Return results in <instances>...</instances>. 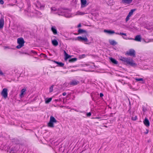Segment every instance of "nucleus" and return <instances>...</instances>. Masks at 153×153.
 <instances>
[{
    "instance_id": "nucleus-28",
    "label": "nucleus",
    "mask_w": 153,
    "mask_h": 153,
    "mask_svg": "<svg viewBox=\"0 0 153 153\" xmlns=\"http://www.w3.org/2000/svg\"><path fill=\"white\" fill-rule=\"evenodd\" d=\"M84 14H85V13H84L78 11L76 13V15H83Z\"/></svg>"
},
{
    "instance_id": "nucleus-27",
    "label": "nucleus",
    "mask_w": 153,
    "mask_h": 153,
    "mask_svg": "<svg viewBox=\"0 0 153 153\" xmlns=\"http://www.w3.org/2000/svg\"><path fill=\"white\" fill-rule=\"evenodd\" d=\"M51 10L52 13H54L56 11H57V9L55 7H51Z\"/></svg>"
},
{
    "instance_id": "nucleus-35",
    "label": "nucleus",
    "mask_w": 153,
    "mask_h": 153,
    "mask_svg": "<svg viewBox=\"0 0 153 153\" xmlns=\"http://www.w3.org/2000/svg\"><path fill=\"white\" fill-rule=\"evenodd\" d=\"M137 119V117L135 116L134 117H132V120H135Z\"/></svg>"
},
{
    "instance_id": "nucleus-32",
    "label": "nucleus",
    "mask_w": 153,
    "mask_h": 153,
    "mask_svg": "<svg viewBox=\"0 0 153 153\" xmlns=\"http://www.w3.org/2000/svg\"><path fill=\"white\" fill-rule=\"evenodd\" d=\"M116 34H118L120 35H124L126 36V33H116Z\"/></svg>"
},
{
    "instance_id": "nucleus-12",
    "label": "nucleus",
    "mask_w": 153,
    "mask_h": 153,
    "mask_svg": "<svg viewBox=\"0 0 153 153\" xmlns=\"http://www.w3.org/2000/svg\"><path fill=\"white\" fill-rule=\"evenodd\" d=\"M51 30L53 32L54 34L56 35L57 34V30L55 26H52L51 28Z\"/></svg>"
},
{
    "instance_id": "nucleus-34",
    "label": "nucleus",
    "mask_w": 153,
    "mask_h": 153,
    "mask_svg": "<svg viewBox=\"0 0 153 153\" xmlns=\"http://www.w3.org/2000/svg\"><path fill=\"white\" fill-rule=\"evenodd\" d=\"M86 56V55H85V54H82V55H80L79 56V57L80 58H82L85 57Z\"/></svg>"
},
{
    "instance_id": "nucleus-11",
    "label": "nucleus",
    "mask_w": 153,
    "mask_h": 153,
    "mask_svg": "<svg viewBox=\"0 0 153 153\" xmlns=\"http://www.w3.org/2000/svg\"><path fill=\"white\" fill-rule=\"evenodd\" d=\"M133 0H122L121 2L124 4H128L131 3Z\"/></svg>"
},
{
    "instance_id": "nucleus-1",
    "label": "nucleus",
    "mask_w": 153,
    "mask_h": 153,
    "mask_svg": "<svg viewBox=\"0 0 153 153\" xmlns=\"http://www.w3.org/2000/svg\"><path fill=\"white\" fill-rule=\"evenodd\" d=\"M56 122L57 120L55 118L52 116H51L49 122L48 123V126L49 127L53 128L54 127V123H56Z\"/></svg>"
},
{
    "instance_id": "nucleus-40",
    "label": "nucleus",
    "mask_w": 153,
    "mask_h": 153,
    "mask_svg": "<svg viewBox=\"0 0 153 153\" xmlns=\"http://www.w3.org/2000/svg\"><path fill=\"white\" fill-rule=\"evenodd\" d=\"M64 86H65V87H67V86H68L69 85V84H68L67 83H65L64 84Z\"/></svg>"
},
{
    "instance_id": "nucleus-29",
    "label": "nucleus",
    "mask_w": 153,
    "mask_h": 153,
    "mask_svg": "<svg viewBox=\"0 0 153 153\" xmlns=\"http://www.w3.org/2000/svg\"><path fill=\"white\" fill-rule=\"evenodd\" d=\"M77 60V59L76 58H73L69 60V62H74L76 61Z\"/></svg>"
},
{
    "instance_id": "nucleus-21",
    "label": "nucleus",
    "mask_w": 153,
    "mask_h": 153,
    "mask_svg": "<svg viewBox=\"0 0 153 153\" xmlns=\"http://www.w3.org/2000/svg\"><path fill=\"white\" fill-rule=\"evenodd\" d=\"M52 42L53 45L55 46H57L58 44L57 41L56 39L52 40Z\"/></svg>"
},
{
    "instance_id": "nucleus-36",
    "label": "nucleus",
    "mask_w": 153,
    "mask_h": 153,
    "mask_svg": "<svg viewBox=\"0 0 153 153\" xmlns=\"http://www.w3.org/2000/svg\"><path fill=\"white\" fill-rule=\"evenodd\" d=\"M91 113L90 112L86 114V116L87 117H90L91 116Z\"/></svg>"
},
{
    "instance_id": "nucleus-4",
    "label": "nucleus",
    "mask_w": 153,
    "mask_h": 153,
    "mask_svg": "<svg viewBox=\"0 0 153 153\" xmlns=\"http://www.w3.org/2000/svg\"><path fill=\"white\" fill-rule=\"evenodd\" d=\"M75 40H78L79 41L84 42H88V41L87 38L86 37L78 36L77 38L74 39Z\"/></svg>"
},
{
    "instance_id": "nucleus-39",
    "label": "nucleus",
    "mask_w": 153,
    "mask_h": 153,
    "mask_svg": "<svg viewBox=\"0 0 153 153\" xmlns=\"http://www.w3.org/2000/svg\"><path fill=\"white\" fill-rule=\"evenodd\" d=\"M4 3V1L2 0H0V4H3Z\"/></svg>"
},
{
    "instance_id": "nucleus-15",
    "label": "nucleus",
    "mask_w": 153,
    "mask_h": 153,
    "mask_svg": "<svg viewBox=\"0 0 153 153\" xmlns=\"http://www.w3.org/2000/svg\"><path fill=\"white\" fill-rule=\"evenodd\" d=\"M79 82L76 80H73L70 82V84L72 85H76L79 83Z\"/></svg>"
},
{
    "instance_id": "nucleus-3",
    "label": "nucleus",
    "mask_w": 153,
    "mask_h": 153,
    "mask_svg": "<svg viewBox=\"0 0 153 153\" xmlns=\"http://www.w3.org/2000/svg\"><path fill=\"white\" fill-rule=\"evenodd\" d=\"M57 13L59 15L64 16L66 17H68L70 16L67 15V13L65 11V10L63 9H59Z\"/></svg>"
},
{
    "instance_id": "nucleus-23",
    "label": "nucleus",
    "mask_w": 153,
    "mask_h": 153,
    "mask_svg": "<svg viewBox=\"0 0 153 153\" xmlns=\"http://www.w3.org/2000/svg\"><path fill=\"white\" fill-rule=\"evenodd\" d=\"M78 32L79 34L82 33H87V32L86 30H84L81 29H79L78 30Z\"/></svg>"
},
{
    "instance_id": "nucleus-31",
    "label": "nucleus",
    "mask_w": 153,
    "mask_h": 153,
    "mask_svg": "<svg viewBox=\"0 0 153 153\" xmlns=\"http://www.w3.org/2000/svg\"><path fill=\"white\" fill-rule=\"evenodd\" d=\"M53 86H54V85H52L50 87V88H49V92H52L53 91Z\"/></svg>"
},
{
    "instance_id": "nucleus-26",
    "label": "nucleus",
    "mask_w": 153,
    "mask_h": 153,
    "mask_svg": "<svg viewBox=\"0 0 153 153\" xmlns=\"http://www.w3.org/2000/svg\"><path fill=\"white\" fill-rule=\"evenodd\" d=\"M55 62L57 64H58L60 67H63L64 65V64L61 62H59L56 61H55Z\"/></svg>"
},
{
    "instance_id": "nucleus-48",
    "label": "nucleus",
    "mask_w": 153,
    "mask_h": 153,
    "mask_svg": "<svg viewBox=\"0 0 153 153\" xmlns=\"http://www.w3.org/2000/svg\"><path fill=\"white\" fill-rule=\"evenodd\" d=\"M63 106H61V107H63Z\"/></svg>"
},
{
    "instance_id": "nucleus-20",
    "label": "nucleus",
    "mask_w": 153,
    "mask_h": 153,
    "mask_svg": "<svg viewBox=\"0 0 153 153\" xmlns=\"http://www.w3.org/2000/svg\"><path fill=\"white\" fill-rule=\"evenodd\" d=\"M109 42L110 44L112 45H116L117 44V42L114 40H109Z\"/></svg>"
},
{
    "instance_id": "nucleus-43",
    "label": "nucleus",
    "mask_w": 153,
    "mask_h": 153,
    "mask_svg": "<svg viewBox=\"0 0 153 153\" xmlns=\"http://www.w3.org/2000/svg\"><path fill=\"white\" fill-rule=\"evenodd\" d=\"M66 94V92H64L62 93V95L64 96H65Z\"/></svg>"
},
{
    "instance_id": "nucleus-47",
    "label": "nucleus",
    "mask_w": 153,
    "mask_h": 153,
    "mask_svg": "<svg viewBox=\"0 0 153 153\" xmlns=\"http://www.w3.org/2000/svg\"><path fill=\"white\" fill-rule=\"evenodd\" d=\"M130 88L131 89H132V87H130Z\"/></svg>"
},
{
    "instance_id": "nucleus-46",
    "label": "nucleus",
    "mask_w": 153,
    "mask_h": 153,
    "mask_svg": "<svg viewBox=\"0 0 153 153\" xmlns=\"http://www.w3.org/2000/svg\"><path fill=\"white\" fill-rule=\"evenodd\" d=\"M123 38L124 39H127L126 38H124L123 37Z\"/></svg>"
},
{
    "instance_id": "nucleus-37",
    "label": "nucleus",
    "mask_w": 153,
    "mask_h": 153,
    "mask_svg": "<svg viewBox=\"0 0 153 153\" xmlns=\"http://www.w3.org/2000/svg\"><path fill=\"white\" fill-rule=\"evenodd\" d=\"M130 17V16H129L128 15L127 16L126 18V22H127V21H128L129 20Z\"/></svg>"
},
{
    "instance_id": "nucleus-24",
    "label": "nucleus",
    "mask_w": 153,
    "mask_h": 153,
    "mask_svg": "<svg viewBox=\"0 0 153 153\" xmlns=\"http://www.w3.org/2000/svg\"><path fill=\"white\" fill-rule=\"evenodd\" d=\"M127 59V58H125V57L121 56L120 57V60H121L123 62H124L126 63V60Z\"/></svg>"
},
{
    "instance_id": "nucleus-13",
    "label": "nucleus",
    "mask_w": 153,
    "mask_h": 153,
    "mask_svg": "<svg viewBox=\"0 0 153 153\" xmlns=\"http://www.w3.org/2000/svg\"><path fill=\"white\" fill-rule=\"evenodd\" d=\"M36 6L38 8H40V9H43L44 7V6L43 5H42L38 1H37Z\"/></svg>"
},
{
    "instance_id": "nucleus-42",
    "label": "nucleus",
    "mask_w": 153,
    "mask_h": 153,
    "mask_svg": "<svg viewBox=\"0 0 153 153\" xmlns=\"http://www.w3.org/2000/svg\"><path fill=\"white\" fill-rule=\"evenodd\" d=\"M7 5L8 6H13L14 4H8Z\"/></svg>"
},
{
    "instance_id": "nucleus-44",
    "label": "nucleus",
    "mask_w": 153,
    "mask_h": 153,
    "mask_svg": "<svg viewBox=\"0 0 153 153\" xmlns=\"http://www.w3.org/2000/svg\"><path fill=\"white\" fill-rule=\"evenodd\" d=\"M77 27H81V24H79L78 25Z\"/></svg>"
},
{
    "instance_id": "nucleus-10",
    "label": "nucleus",
    "mask_w": 153,
    "mask_h": 153,
    "mask_svg": "<svg viewBox=\"0 0 153 153\" xmlns=\"http://www.w3.org/2000/svg\"><path fill=\"white\" fill-rule=\"evenodd\" d=\"M144 125L147 127H149L150 125V123L149 120L147 118H145L143 121Z\"/></svg>"
},
{
    "instance_id": "nucleus-33",
    "label": "nucleus",
    "mask_w": 153,
    "mask_h": 153,
    "mask_svg": "<svg viewBox=\"0 0 153 153\" xmlns=\"http://www.w3.org/2000/svg\"><path fill=\"white\" fill-rule=\"evenodd\" d=\"M36 15L38 17H40L42 14L39 12H37L36 13Z\"/></svg>"
},
{
    "instance_id": "nucleus-6",
    "label": "nucleus",
    "mask_w": 153,
    "mask_h": 153,
    "mask_svg": "<svg viewBox=\"0 0 153 153\" xmlns=\"http://www.w3.org/2000/svg\"><path fill=\"white\" fill-rule=\"evenodd\" d=\"M1 95L3 97L4 99H6L7 97V89L6 88H4L1 93Z\"/></svg>"
},
{
    "instance_id": "nucleus-18",
    "label": "nucleus",
    "mask_w": 153,
    "mask_h": 153,
    "mask_svg": "<svg viewBox=\"0 0 153 153\" xmlns=\"http://www.w3.org/2000/svg\"><path fill=\"white\" fill-rule=\"evenodd\" d=\"M109 59L113 63L117 65L118 64V62L115 60V59L112 58L110 57L109 58Z\"/></svg>"
},
{
    "instance_id": "nucleus-14",
    "label": "nucleus",
    "mask_w": 153,
    "mask_h": 153,
    "mask_svg": "<svg viewBox=\"0 0 153 153\" xmlns=\"http://www.w3.org/2000/svg\"><path fill=\"white\" fill-rule=\"evenodd\" d=\"M104 32L107 33H108L109 34H113L115 33V32L114 30H104Z\"/></svg>"
},
{
    "instance_id": "nucleus-17",
    "label": "nucleus",
    "mask_w": 153,
    "mask_h": 153,
    "mask_svg": "<svg viewBox=\"0 0 153 153\" xmlns=\"http://www.w3.org/2000/svg\"><path fill=\"white\" fill-rule=\"evenodd\" d=\"M26 91V89L25 88H23L21 90V94L20 95V97H21L22 98L23 97V95L24 94H25Z\"/></svg>"
},
{
    "instance_id": "nucleus-9",
    "label": "nucleus",
    "mask_w": 153,
    "mask_h": 153,
    "mask_svg": "<svg viewBox=\"0 0 153 153\" xmlns=\"http://www.w3.org/2000/svg\"><path fill=\"white\" fill-rule=\"evenodd\" d=\"M81 7L83 8L87 6V1L86 0H80Z\"/></svg>"
},
{
    "instance_id": "nucleus-19",
    "label": "nucleus",
    "mask_w": 153,
    "mask_h": 153,
    "mask_svg": "<svg viewBox=\"0 0 153 153\" xmlns=\"http://www.w3.org/2000/svg\"><path fill=\"white\" fill-rule=\"evenodd\" d=\"M64 53L65 56V60H67L68 59L70 58L71 56L68 55L65 52V51H64Z\"/></svg>"
},
{
    "instance_id": "nucleus-5",
    "label": "nucleus",
    "mask_w": 153,
    "mask_h": 153,
    "mask_svg": "<svg viewBox=\"0 0 153 153\" xmlns=\"http://www.w3.org/2000/svg\"><path fill=\"white\" fill-rule=\"evenodd\" d=\"M126 63L132 66H134L136 65V64L134 62L133 60L130 58H127Z\"/></svg>"
},
{
    "instance_id": "nucleus-45",
    "label": "nucleus",
    "mask_w": 153,
    "mask_h": 153,
    "mask_svg": "<svg viewBox=\"0 0 153 153\" xmlns=\"http://www.w3.org/2000/svg\"><path fill=\"white\" fill-rule=\"evenodd\" d=\"M128 39H129V40H134V39L131 38H128Z\"/></svg>"
},
{
    "instance_id": "nucleus-16",
    "label": "nucleus",
    "mask_w": 153,
    "mask_h": 153,
    "mask_svg": "<svg viewBox=\"0 0 153 153\" xmlns=\"http://www.w3.org/2000/svg\"><path fill=\"white\" fill-rule=\"evenodd\" d=\"M141 37L140 35H137L134 39V40L138 42H140L141 41Z\"/></svg>"
},
{
    "instance_id": "nucleus-7",
    "label": "nucleus",
    "mask_w": 153,
    "mask_h": 153,
    "mask_svg": "<svg viewBox=\"0 0 153 153\" xmlns=\"http://www.w3.org/2000/svg\"><path fill=\"white\" fill-rule=\"evenodd\" d=\"M126 54L129 56H132L135 57V51L133 49H131L126 52Z\"/></svg>"
},
{
    "instance_id": "nucleus-2",
    "label": "nucleus",
    "mask_w": 153,
    "mask_h": 153,
    "mask_svg": "<svg viewBox=\"0 0 153 153\" xmlns=\"http://www.w3.org/2000/svg\"><path fill=\"white\" fill-rule=\"evenodd\" d=\"M17 43L19 45L16 46V48L19 49L24 46L25 41L23 38H20L17 39Z\"/></svg>"
},
{
    "instance_id": "nucleus-22",
    "label": "nucleus",
    "mask_w": 153,
    "mask_h": 153,
    "mask_svg": "<svg viewBox=\"0 0 153 153\" xmlns=\"http://www.w3.org/2000/svg\"><path fill=\"white\" fill-rule=\"evenodd\" d=\"M52 98H46L45 99V103L46 104H48L49 102H50L52 100Z\"/></svg>"
},
{
    "instance_id": "nucleus-8",
    "label": "nucleus",
    "mask_w": 153,
    "mask_h": 153,
    "mask_svg": "<svg viewBox=\"0 0 153 153\" xmlns=\"http://www.w3.org/2000/svg\"><path fill=\"white\" fill-rule=\"evenodd\" d=\"M4 17L2 16L0 19V28H3L4 23Z\"/></svg>"
},
{
    "instance_id": "nucleus-49",
    "label": "nucleus",
    "mask_w": 153,
    "mask_h": 153,
    "mask_svg": "<svg viewBox=\"0 0 153 153\" xmlns=\"http://www.w3.org/2000/svg\"><path fill=\"white\" fill-rule=\"evenodd\" d=\"M105 126L106 127H107V126Z\"/></svg>"
},
{
    "instance_id": "nucleus-30",
    "label": "nucleus",
    "mask_w": 153,
    "mask_h": 153,
    "mask_svg": "<svg viewBox=\"0 0 153 153\" xmlns=\"http://www.w3.org/2000/svg\"><path fill=\"white\" fill-rule=\"evenodd\" d=\"M135 80L137 82L139 81H143V79L142 78H135Z\"/></svg>"
},
{
    "instance_id": "nucleus-25",
    "label": "nucleus",
    "mask_w": 153,
    "mask_h": 153,
    "mask_svg": "<svg viewBox=\"0 0 153 153\" xmlns=\"http://www.w3.org/2000/svg\"><path fill=\"white\" fill-rule=\"evenodd\" d=\"M135 10V9H132L131 10L128 15L130 17L133 15V12Z\"/></svg>"
},
{
    "instance_id": "nucleus-38",
    "label": "nucleus",
    "mask_w": 153,
    "mask_h": 153,
    "mask_svg": "<svg viewBox=\"0 0 153 153\" xmlns=\"http://www.w3.org/2000/svg\"><path fill=\"white\" fill-rule=\"evenodd\" d=\"M146 132H144V133L145 134H147L148 132H149V130L148 129H146Z\"/></svg>"
},
{
    "instance_id": "nucleus-41",
    "label": "nucleus",
    "mask_w": 153,
    "mask_h": 153,
    "mask_svg": "<svg viewBox=\"0 0 153 153\" xmlns=\"http://www.w3.org/2000/svg\"><path fill=\"white\" fill-rule=\"evenodd\" d=\"M103 96V94H102V93H100V97H102Z\"/></svg>"
}]
</instances>
